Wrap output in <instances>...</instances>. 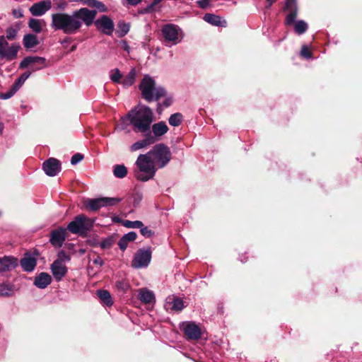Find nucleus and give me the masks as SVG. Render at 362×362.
Masks as SVG:
<instances>
[{
  "label": "nucleus",
  "mask_w": 362,
  "mask_h": 362,
  "mask_svg": "<svg viewBox=\"0 0 362 362\" xmlns=\"http://www.w3.org/2000/svg\"><path fill=\"white\" fill-rule=\"evenodd\" d=\"M96 13L95 11L83 8L74 12L72 15L63 13L53 14L52 25L55 30H61L66 34H73L79 30L82 22L88 26L91 25Z\"/></svg>",
  "instance_id": "nucleus-1"
},
{
  "label": "nucleus",
  "mask_w": 362,
  "mask_h": 362,
  "mask_svg": "<svg viewBox=\"0 0 362 362\" xmlns=\"http://www.w3.org/2000/svg\"><path fill=\"white\" fill-rule=\"evenodd\" d=\"M129 124L135 132H150L153 122V112L148 107L138 105L127 114Z\"/></svg>",
  "instance_id": "nucleus-2"
},
{
  "label": "nucleus",
  "mask_w": 362,
  "mask_h": 362,
  "mask_svg": "<svg viewBox=\"0 0 362 362\" xmlns=\"http://www.w3.org/2000/svg\"><path fill=\"white\" fill-rule=\"evenodd\" d=\"M136 169L134 175L136 178L142 182L152 179L158 169L153 160L147 153L140 154L135 162Z\"/></svg>",
  "instance_id": "nucleus-3"
},
{
  "label": "nucleus",
  "mask_w": 362,
  "mask_h": 362,
  "mask_svg": "<svg viewBox=\"0 0 362 362\" xmlns=\"http://www.w3.org/2000/svg\"><path fill=\"white\" fill-rule=\"evenodd\" d=\"M142 97L147 101L158 100L165 95V90L156 86L155 81L148 75H145L139 85Z\"/></svg>",
  "instance_id": "nucleus-4"
},
{
  "label": "nucleus",
  "mask_w": 362,
  "mask_h": 362,
  "mask_svg": "<svg viewBox=\"0 0 362 362\" xmlns=\"http://www.w3.org/2000/svg\"><path fill=\"white\" fill-rule=\"evenodd\" d=\"M146 153L153 160L158 168L165 167L171 159V151L169 147L164 144L155 145Z\"/></svg>",
  "instance_id": "nucleus-5"
},
{
  "label": "nucleus",
  "mask_w": 362,
  "mask_h": 362,
  "mask_svg": "<svg viewBox=\"0 0 362 362\" xmlns=\"http://www.w3.org/2000/svg\"><path fill=\"white\" fill-rule=\"evenodd\" d=\"M94 219L90 218L83 214H80L69 223L67 229L72 233L86 235L93 227Z\"/></svg>",
  "instance_id": "nucleus-6"
},
{
  "label": "nucleus",
  "mask_w": 362,
  "mask_h": 362,
  "mask_svg": "<svg viewBox=\"0 0 362 362\" xmlns=\"http://www.w3.org/2000/svg\"><path fill=\"white\" fill-rule=\"evenodd\" d=\"M162 35L165 45H175L181 42L182 35L178 26L173 24H167L162 28Z\"/></svg>",
  "instance_id": "nucleus-7"
},
{
  "label": "nucleus",
  "mask_w": 362,
  "mask_h": 362,
  "mask_svg": "<svg viewBox=\"0 0 362 362\" xmlns=\"http://www.w3.org/2000/svg\"><path fill=\"white\" fill-rule=\"evenodd\" d=\"M70 257L64 251H60L58 258L51 264L50 269L54 278L57 281H61L67 272L65 265L66 261H69Z\"/></svg>",
  "instance_id": "nucleus-8"
},
{
  "label": "nucleus",
  "mask_w": 362,
  "mask_h": 362,
  "mask_svg": "<svg viewBox=\"0 0 362 362\" xmlns=\"http://www.w3.org/2000/svg\"><path fill=\"white\" fill-rule=\"evenodd\" d=\"M121 199L117 197H100L97 199H86L83 204L86 209L91 211H98L103 207L117 205Z\"/></svg>",
  "instance_id": "nucleus-9"
},
{
  "label": "nucleus",
  "mask_w": 362,
  "mask_h": 362,
  "mask_svg": "<svg viewBox=\"0 0 362 362\" xmlns=\"http://www.w3.org/2000/svg\"><path fill=\"white\" fill-rule=\"evenodd\" d=\"M47 66L45 58L36 56L25 57L20 64V68L25 69L30 67L33 71L40 70Z\"/></svg>",
  "instance_id": "nucleus-10"
},
{
  "label": "nucleus",
  "mask_w": 362,
  "mask_h": 362,
  "mask_svg": "<svg viewBox=\"0 0 362 362\" xmlns=\"http://www.w3.org/2000/svg\"><path fill=\"white\" fill-rule=\"evenodd\" d=\"M181 329L188 339L196 340L202 336L201 328L193 322H183Z\"/></svg>",
  "instance_id": "nucleus-11"
},
{
  "label": "nucleus",
  "mask_w": 362,
  "mask_h": 362,
  "mask_svg": "<svg viewBox=\"0 0 362 362\" xmlns=\"http://www.w3.org/2000/svg\"><path fill=\"white\" fill-rule=\"evenodd\" d=\"M151 252L149 250H139L132 261V267L134 268L145 267L151 262Z\"/></svg>",
  "instance_id": "nucleus-12"
},
{
  "label": "nucleus",
  "mask_w": 362,
  "mask_h": 362,
  "mask_svg": "<svg viewBox=\"0 0 362 362\" xmlns=\"http://www.w3.org/2000/svg\"><path fill=\"white\" fill-rule=\"evenodd\" d=\"M146 133L144 139L139 140L130 146L129 149L132 152L147 148L157 141V139H155L154 136H151V132Z\"/></svg>",
  "instance_id": "nucleus-13"
},
{
  "label": "nucleus",
  "mask_w": 362,
  "mask_h": 362,
  "mask_svg": "<svg viewBox=\"0 0 362 362\" xmlns=\"http://www.w3.org/2000/svg\"><path fill=\"white\" fill-rule=\"evenodd\" d=\"M97 28L106 35H111L114 30L112 21L107 16H103L95 22Z\"/></svg>",
  "instance_id": "nucleus-14"
},
{
  "label": "nucleus",
  "mask_w": 362,
  "mask_h": 362,
  "mask_svg": "<svg viewBox=\"0 0 362 362\" xmlns=\"http://www.w3.org/2000/svg\"><path fill=\"white\" fill-rule=\"evenodd\" d=\"M43 170L47 175L54 176L61 170L60 163L56 158H49L43 163Z\"/></svg>",
  "instance_id": "nucleus-15"
},
{
  "label": "nucleus",
  "mask_w": 362,
  "mask_h": 362,
  "mask_svg": "<svg viewBox=\"0 0 362 362\" xmlns=\"http://www.w3.org/2000/svg\"><path fill=\"white\" fill-rule=\"evenodd\" d=\"M51 7V1L49 0H45L34 4L30 8V11L33 16H40L49 11Z\"/></svg>",
  "instance_id": "nucleus-16"
},
{
  "label": "nucleus",
  "mask_w": 362,
  "mask_h": 362,
  "mask_svg": "<svg viewBox=\"0 0 362 362\" xmlns=\"http://www.w3.org/2000/svg\"><path fill=\"white\" fill-rule=\"evenodd\" d=\"M18 265L17 259L11 257L0 258V273L10 271Z\"/></svg>",
  "instance_id": "nucleus-17"
},
{
  "label": "nucleus",
  "mask_w": 362,
  "mask_h": 362,
  "mask_svg": "<svg viewBox=\"0 0 362 362\" xmlns=\"http://www.w3.org/2000/svg\"><path fill=\"white\" fill-rule=\"evenodd\" d=\"M151 136H154L155 139L158 140V138L166 134L168 131V127L164 122H159L152 125Z\"/></svg>",
  "instance_id": "nucleus-18"
},
{
  "label": "nucleus",
  "mask_w": 362,
  "mask_h": 362,
  "mask_svg": "<svg viewBox=\"0 0 362 362\" xmlns=\"http://www.w3.org/2000/svg\"><path fill=\"white\" fill-rule=\"evenodd\" d=\"M66 231L64 228H60L53 231L51 236V243L57 247H61L65 240Z\"/></svg>",
  "instance_id": "nucleus-19"
},
{
  "label": "nucleus",
  "mask_w": 362,
  "mask_h": 362,
  "mask_svg": "<svg viewBox=\"0 0 362 362\" xmlns=\"http://www.w3.org/2000/svg\"><path fill=\"white\" fill-rule=\"evenodd\" d=\"M51 276L47 273L42 272L35 277L34 284L40 288H45L51 284Z\"/></svg>",
  "instance_id": "nucleus-20"
},
{
  "label": "nucleus",
  "mask_w": 362,
  "mask_h": 362,
  "mask_svg": "<svg viewBox=\"0 0 362 362\" xmlns=\"http://www.w3.org/2000/svg\"><path fill=\"white\" fill-rule=\"evenodd\" d=\"M21 265L26 272H32L36 266V259L31 255L26 254L21 261Z\"/></svg>",
  "instance_id": "nucleus-21"
},
{
  "label": "nucleus",
  "mask_w": 362,
  "mask_h": 362,
  "mask_svg": "<svg viewBox=\"0 0 362 362\" xmlns=\"http://www.w3.org/2000/svg\"><path fill=\"white\" fill-rule=\"evenodd\" d=\"M137 75V71L135 68H132L130 71L126 74L123 75L122 80L121 81V84L124 87H129L132 86L136 79V76Z\"/></svg>",
  "instance_id": "nucleus-22"
},
{
  "label": "nucleus",
  "mask_w": 362,
  "mask_h": 362,
  "mask_svg": "<svg viewBox=\"0 0 362 362\" xmlns=\"http://www.w3.org/2000/svg\"><path fill=\"white\" fill-rule=\"evenodd\" d=\"M138 292L139 298L144 303H150L153 302L155 298L153 292L147 288H141Z\"/></svg>",
  "instance_id": "nucleus-23"
},
{
  "label": "nucleus",
  "mask_w": 362,
  "mask_h": 362,
  "mask_svg": "<svg viewBox=\"0 0 362 362\" xmlns=\"http://www.w3.org/2000/svg\"><path fill=\"white\" fill-rule=\"evenodd\" d=\"M204 19L207 23L216 26H225L226 23V22L222 20L219 16L211 13L206 14Z\"/></svg>",
  "instance_id": "nucleus-24"
},
{
  "label": "nucleus",
  "mask_w": 362,
  "mask_h": 362,
  "mask_svg": "<svg viewBox=\"0 0 362 362\" xmlns=\"http://www.w3.org/2000/svg\"><path fill=\"white\" fill-rule=\"evenodd\" d=\"M45 24L42 20L31 18L28 23L29 28L35 33H40L42 29V25Z\"/></svg>",
  "instance_id": "nucleus-25"
},
{
  "label": "nucleus",
  "mask_w": 362,
  "mask_h": 362,
  "mask_svg": "<svg viewBox=\"0 0 362 362\" xmlns=\"http://www.w3.org/2000/svg\"><path fill=\"white\" fill-rule=\"evenodd\" d=\"M98 296L100 300L107 306H111L113 303L110 293L105 290L98 291Z\"/></svg>",
  "instance_id": "nucleus-26"
},
{
  "label": "nucleus",
  "mask_w": 362,
  "mask_h": 362,
  "mask_svg": "<svg viewBox=\"0 0 362 362\" xmlns=\"http://www.w3.org/2000/svg\"><path fill=\"white\" fill-rule=\"evenodd\" d=\"M168 305H171L170 308L175 311H180L185 307L183 300L180 298H174L172 301L168 302Z\"/></svg>",
  "instance_id": "nucleus-27"
},
{
  "label": "nucleus",
  "mask_w": 362,
  "mask_h": 362,
  "mask_svg": "<svg viewBox=\"0 0 362 362\" xmlns=\"http://www.w3.org/2000/svg\"><path fill=\"white\" fill-rule=\"evenodd\" d=\"M24 46L27 48H32L37 45V37L34 35H26L23 38Z\"/></svg>",
  "instance_id": "nucleus-28"
},
{
  "label": "nucleus",
  "mask_w": 362,
  "mask_h": 362,
  "mask_svg": "<svg viewBox=\"0 0 362 362\" xmlns=\"http://www.w3.org/2000/svg\"><path fill=\"white\" fill-rule=\"evenodd\" d=\"M123 74L118 69H112L110 71V78L113 83L121 84Z\"/></svg>",
  "instance_id": "nucleus-29"
},
{
  "label": "nucleus",
  "mask_w": 362,
  "mask_h": 362,
  "mask_svg": "<svg viewBox=\"0 0 362 362\" xmlns=\"http://www.w3.org/2000/svg\"><path fill=\"white\" fill-rule=\"evenodd\" d=\"M20 47L18 45H13L10 47L6 48L5 54L3 57H6L8 59H12L16 57Z\"/></svg>",
  "instance_id": "nucleus-30"
},
{
  "label": "nucleus",
  "mask_w": 362,
  "mask_h": 362,
  "mask_svg": "<svg viewBox=\"0 0 362 362\" xmlns=\"http://www.w3.org/2000/svg\"><path fill=\"white\" fill-rule=\"evenodd\" d=\"M30 72L23 73L14 83L12 88L16 91L23 86L26 79L30 76Z\"/></svg>",
  "instance_id": "nucleus-31"
},
{
  "label": "nucleus",
  "mask_w": 362,
  "mask_h": 362,
  "mask_svg": "<svg viewBox=\"0 0 362 362\" xmlns=\"http://www.w3.org/2000/svg\"><path fill=\"white\" fill-rule=\"evenodd\" d=\"M127 174V169L124 165H117L114 168V175L119 178L124 177Z\"/></svg>",
  "instance_id": "nucleus-32"
},
{
  "label": "nucleus",
  "mask_w": 362,
  "mask_h": 362,
  "mask_svg": "<svg viewBox=\"0 0 362 362\" xmlns=\"http://www.w3.org/2000/svg\"><path fill=\"white\" fill-rule=\"evenodd\" d=\"M182 115L178 112L172 115L168 119L169 124L173 127L179 126L182 123Z\"/></svg>",
  "instance_id": "nucleus-33"
},
{
  "label": "nucleus",
  "mask_w": 362,
  "mask_h": 362,
  "mask_svg": "<svg viewBox=\"0 0 362 362\" xmlns=\"http://www.w3.org/2000/svg\"><path fill=\"white\" fill-rule=\"evenodd\" d=\"M295 31L301 35L304 33L308 29V24L303 21H298L294 25Z\"/></svg>",
  "instance_id": "nucleus-34"
},
{
  "label": "nucleus",
  "mask_w": 362,
  "mask_h": 362,
  "mask_svg": "<svg viewBox=\"0 0 362 362\" xmlns=\"http://www.w3.org/2000/svg\"><path fill=\"white\" fill-rule=\"evenodd\" d=\"M122 225L128 228H139L144 226L143 223L140 221H132L129 220L124 221Z\"/></svg>",
  "instance_id": "nucleus-35"
},
{
  "label": "nucleus",
  "mask_w": 362,
  "mask_h": 362,
  "mask_svg": "<svg viewBox=\"0 0 362 362\" xmlns=\"http://www.w3.org/2000/svg\"><path fill=\"white\" fill-rule=\"evenodd\" d=\"M289 11V13L287 15L286 18L285 23L286 25H291L292 24L295 19L297 17V9H293V10H288Z\"/></svg>",
  "instance_id": "nucleus-36"
},
{
  "label": "nucleus",
  "mask_w": 362,
  "mask_h": 362,
  "mask_svg": "<svg viewBox=\"0 0 362 362\" xmlns=\"http://www.w3.org/2000/svg\"><path fill=\"white\" fill-rule=\"evenodd\" d=\"M8 45V42L6 40L4 36L0 37V58L3 57V55L5 54V51L6 50Z\"/></svg>",
  "instance_id": "nucleus-37"
},
{
  "label": "nucleus",
  "mask_w": 362,
  "mask_h": 362,
  "mask_svg": "<svg viewBox=\"0 0 362 362\" xmlns=\"http://www.w3.org/2000/svg\"><path fill=\"white\" fill-rule=\"evenodd\" d=\"M127 121H129L127 115L126 116V117L121 118L120 121L119 122L116 127V129L120 131L126 129L128 126Z\"/></svg>",
  "instance_id": "nucleus-38"
},
{
  "label": "nucleus",
  "mask_w": 362,
  "mask_h": 362,
  "mask_svg": "<svg viewBox=\"0 0 362 362\" xmlns=\"http://www.w3.org/2000/svg\"><path fill=\"white\" fill-rule=\"evenodd\" d=\"M116 286L118 289L124 291H127L129 287V284L124 280L118 281L116 283Z\"/></svg>",
  "instance_id": "nucleus-39"
},
{
  "label": "nucleus",
  "mask_w": 362,
  "mask_h": 362,
  "mask_svg": "<svg viewBox=\"0 0 362 362\" xmlns=\"http://www.w3.org/2000/svg\"><path fill=\"white\" fill-rule=\"evenodd\" d=\"M16 92L17 91L11 87V89L8 92H6L5 93H1L0 95V98L3 99V100L8 99V98H11Z\"/></svg>",
  "instance_id": "nucleus-40"
},
{
  "label": "nucleus",
  "mask_w": 362,
  "mask_h": 362,
  "mask_svg": "<svg viewBox=\"0 0 362 362\" xmlns=\"http://www.w3.org/2000/svg\"><path fill=\"white\" fill-rule=\"evenodd\" d=\"M83 158V155L80 154V153H76L74 154L72 157H71V163L72 165H76L78 163H79L80 161H81Z\"/></svg>",
  "instance_id": "nucleus-41"
},
{
  "label": "nucleus",
  "mask_w": 362,
  "mask_h": 362,
  "mask_svg": "<svg viewBox=\"0 0 362 362\" xmlns=\"http://www.w3.org/2000/svg\"><path fill=\"white\" fill-rule=\"evenodd\" d=\"M17 33V30L14 28H10L6 30V38L8 40H13L15 38Z\"/></svg>",
  "instance_id": "nucleus-42"
},
{
  "label": "nucleus",
  "mask_w": 362,
  "mask_h": 362,
  "mask_svg": "<svg viewBox=\"0 0 362 362\" xmlns=\"http://www.w3.org/2000/svg\"><path fill=\"white\" fill-rule=\"evenodd\" d=\"M136 233L135 232H129L127 234H125L123 238L126 240L127 242H131L134 240L136 238Z\"/></svg>",
  "instance_id": "nucleus-43"
},
{
  "label": "nucleus",
  "mask_w": 362,
  "mask_h": 362,
  "mask_svg": "<svg viewBox=\"0 0 362 362\" xmlns=\"http://www.w3.org/2000/svg\"><path fill=\"white\" fill-rule=\"evenodd\" d=\"M286 8L287 10L297 9L296 0H286Z\"/></svg>",
  "instance_id": "nucleus-44"
},
{
  "label": "nucleus",
  "mask_w": 362,
  "mask_h": 362,
  "mask_svg": "<svg viewBox=\"0 0 362 362\" xmlns=\"http://www.w3.org/2000/svg\"><path fill=\"white\" fill-rule=\"evenodd\" d=\"M300 54L305 58H310L311 57V52L307 46L302 47Z\"/></svg>",
  "instance_id": "nucleus-45"
},
{
  "label": "nucleus",
  "mask_w": 362,
  "mask_h": 362,
  "mask_svg": "<svg viewBox=\"0 0 362 362\" xmlns=\"http://www.w3.org/2000/svg\"><path fill=\"white\" fill-rule=\"evenodd\" d=\"M94 8H96L100 12L107 11V7L102 3L96 0Z\"/></svg>",
  "instance_id": "nucleus-46"
},
{
  "label": "nucleus",
  "mask_w": 362,
  "mask_h": 362,
  "mask_svg": "<svg viewBox=\"0 0 362 362\" xmlns=\"http://www.w3.org/2000/svg\"><path fill=\"white\" fill-rule=\"evenodd\" d=\"M141 233L145 237H151L153 234L152 231L147 227H141Z\"/></svg>",
  "instance_id": "nucleus-47"
},
{
  "label": "nucleus",
  "mask_w": 362,
  "mask_h": 362,
  "mask_svg": "<svg viewBox=\"0 0 362 362\" xmlns=\"http://www.w3.org/2000/svg\"><path fill=\"white\" fill-rule=\"evenodd\" d=\"M129 244V242L126 241V240L122 237L118 243V245L121 250H124Z\"/></svg>",
  "instance_id": "nucleus-48"
},
{
  "label": "nucleus",
  "mask_w": 362,
  "mask_h": 362,
  "mask_svg": "<svg viewBox=\"0 0 362 362\" xmlns=\"http://www.w3.org/2000/svg\"><path fill=\"white\" fill-rule=\"evenodd\" d=\"M197 4H199V7L202 8H205L209 6V0H199L197 1Z\"/></svg>",
  "instance_id": "nucleus-49"
},
{
  "label": "nucleus",
  "mask_w": 362,
  "mask_h": 362,
  "mask_svg": "<svg viewBox=\"0 0 362 362\" xmlns=\"http://www.w3.org/2000/svg\"><path fill=\"white\" fill-rule=\"evenodd\" d=\"M13 14L17 18H21L23 16V11L21 9H14L13 11Z\"/></svg>",
  "instance_id": "nucleus-50"
},
{
  "label": "nucleus",
  "mask_w": 362,
  "mask_h": 362,
  "mask_svg": "<svg viewBox=\"0 0 362 362\" xmlns=\"http://www.w3.org/2000/svg\"><path fill=\"white\" fill-rule=\"evenodd\" d=\"M83 3L88 6L94 7L96 0H84Z\"/></svg>",
  "instance_id": "nucleus-51"
},
{
  "label": "nucleus",
  "mask_w": 362,
  "mask_h": 362,
  "mask_svg": "<svg viewBox=\"0 0 362 362\" xmlns=\"http://www.w3.org/2000/svg\"><path fill=\"white\" fill-rule=\"evenodd\" d=\"M127 2L131 5H136L138 4L141 0H127Z\"/></svg>",
  "instance_id": "nucleus-52"
},
{
  "label": "nucleus",
  "mask_w": 362,
  "mask_h": 362,
  "mask_svg": "<svg viewBox=\"0 0 362 362\" xmlns=\"http://www.w3.org/2000/svg\"><path fill=\"white\" fill-rule=\"evenodd\" d=\"M94 263L101 266V265H103V262L100 257H98L94 260Z\"/></svg>",
  "instance_id": "nucleus-53"
},
{
  "label": "nucleus",
  "mask_w": 362,
  "mask_h": 362,
  "mask_svg": "<svg viewBox=\"0 0 362 362\" xmlns=\"http://www.w3.org/2000/svg\"><path fill=\"white\" fill-rule=\"evenodd\" d=\"M122 31L124 34H126L129 31V25H124V28H122Z\"/></svg>",
  "instance_id": "nucleus-54"
},
{
  "label": "nucleus",
  "mask_w": 362,
  "mask_h": 362,
  "mask_svg": "<svg viewBox=\"0 0 362 362\" xmlns=\"http://www.w3.org/2000/svg\"><path fill=\"white\" fill-rule=\"evenodd\" d=\"M267 1L269 3V6H270L276 0H267Z\"/></svg>",
  "instance_id": "nucleus-55"
},
{
  "label": "nucleus",
  "mask_w": 362,
  "mask_h": 362,
  "mask_svg": "<svg viewBox=\"0 0 362 362\" xmlns=\"http://www.w3.org/2000/svg\"><path fill=\"white\" fill-rule=\"evenodd\" d=\"M3 288H4V286H1L0 287V293H1V294H2V295H6V293H4V291H3Z\"/></svg>",
  "instance_id": "nucleus-56"
},
{
  "label": "nucleus",
  "mask_w": 362,
  "mask_h": 362,
  "mask_svg": "<svg viewBox=\"0 0 362 362\" xmlns=\"http://www.w3.org/2000/svg\"><path fill=\"white\" fill-rule=\"evenodd\" d=\"M59 8H64L66 6V3L64 2L63 4L58 6Z\"/></svg>",
  "instance_id": "nucleus-57"
},
{
  "label": "nucleus",
  "mask_w": 362,
  "mask_h": 362,
  "mask_svg": "<svg viewBox=\"0 0 362 362\" xmlns=\"http://www.w3.org/2000/svg\"><path fill=\"white\" fill-rule=\"evenodd\" d=\"M161 1H162V0H154L153 4H158L159 2H160Z\"/></svg>",
  "instance_id": "nucleus-58"
},
{
  "label": "nucleus",
  "mask_w": 362,
  "mask_h": 362,
  "mask_svg": "<svg viewBox=\"0 0 362 362\" xmlns=\"http://www.w3.org/2000/svg\"><path fill=\"white\" fill-rule=\"evenodd\" d=\"M170 105V102H167L166 104H165L166 106H168Z\"/></svg>",
  "instance_id": "nucleus-59"
},
{
  "label": "nucleus",
  "mask_w": 362,
  "mask_h": 362,
  "mask_svg": "<svg viewBox=\"0 0 362 362\" xmlns=\"http://www.w3.org/2000/svg\"><path fill=\"white\" fill-rule=\"evenodd\" d=\"M75 49V46H73L71 51H74Z\"/></svg>",
  "instance_id": "nucleus-60"
}]
</instances>
